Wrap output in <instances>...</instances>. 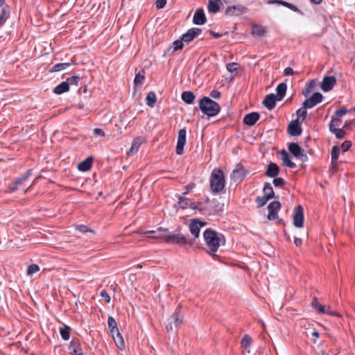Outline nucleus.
I'll list each match as a JSON object with an SVG mask.
<instances>
[{
	"mask_svg": "<svg viewBox=\"0 0 355 355\" xmlns=\"http://www.w3.org/2000/svg\"><path fill=\"white\" fill-rule=\"evenodd\" d=\"M92 157H87L85 160L80 162L78 165V168L80 171H89L92 165Z\"/></svg>",
	"mask_w": 355,
	"mask_h": 355,
	"instance_id": "30",
	"label": "nucleus"
},
{
	"mask_svg": "<svg viewBox=\"0 0 355 355\" xmlns=\"http://www.w3.org/2000/svg\"><path fill=\"white\" fill-rule=\"evenodd\" d=\"M252 343V338L248 334H245L241 339V345L244 348H248Z\"/></svg>",
	"mask_w": 355,
	"mask_h": 355,
	"instance_id": "42",
	"label": "nucleus"
},
{
	"mask_svg": "<svg viewBox=\"0 0 355 355\" xmlns=\"http://www.w3.org/2000/svg\"><path fill=\"white\" fill-rule=\"evenodd\" d=\"M142 143L141 138L137 137L133 140L131 148L128 152V154H130L132 151H137L139 148L140 147Z\"/></svg>",
	"mask_w": 355,
	"mask_h": 355,
	"instance_id": "45",
	"label": "nucleus"
},
{
	"mask_svg": "<svg viewBox=\"0 0 355 355\" xmlns=\"http://www.w3.org/2000/svg\"><path fill=\"white\" fill-rule=\"evenodd\" d=\"M237 64L236 62L228 63L226 65V69L229 72L232 73L237 69Z\"/></svg>",
	"mask_w": 355,
	"mask_h": 355,
	"instance_id": "55",
	"label": "nucleus"
},
{
	"mask_svg": "<svg viewBox=\"0 0 355 355\" xmlns=\"http://www.w3.org/2000/svg\"><path fill=\"white\" fill-rule=\"evenodd\" d=\"M336 83V78L334 76H326L323 78L320 84V88L323 92L331 91Z\"/></svg>",
	"mask_w": 355,
	"mask_h": 355,
	"instance_id": "13",
	"label": "nucleus"
},
{
	"mask_svg": "<svg viewBox=\"0 0 355 355\" xmlns=\"http://www.w3.org/2000/svg\"><path fill=\"white\" fill-rule=\"evenodd\" d=\"M279 173V167L276 163L270 162L267 165V168L265 175L269 178H276Z\"/></svg>",
	"mask_w": 355,
	"mask_h": 355,
	"instance_id": "19",
	"label": "nucleus"
},
{
	"mask_svg": "<svg viewBox=\"0 0 355 355\" xmlns=\"http://www.w3.org/2000/svg\"><path fill=\"white\" fill-rule=\"evenodd\" d=\"M94 133L96 135L102 136V137L105 135L104 131L101 128H95L94 130Z\"/></svg>",
	"mask_w": 355,
	"mask_h": 355,
	"instance_id": "64",
	"label": "nucleus"
},
{
	"mask_svg": "<svg viewBox=\"0 0 355 355\" xmlns=\"http://www.w3.org/2000/svg\"><path fill=\"white\" fill-rule=\"evenodd\" d=\"M249 172L245 170L242 164H237L231 173V179L236 182H241L243 180Z\"/></svg>",
	"mask_w": 355,
	"mask_h": 355,
	"instance_id": "8",
	"label": "nucleus"
},
{
	"mask_svg": "<svg viewBox=\"0 0 355 355\" xmlns=\"http://www.w3.org/2000/svg\"><path fill=\"white\" fill-rule=\"evenodd\" d=\"M187 131L185 128L180 130L178 132V142L175 152L178 155H182L184 152V146L186 144Z\"/></svg>",
	"mask_w": 355,
	"mask_h": 355,
	"instance_id": "12",
	"label": "nucleus"
},
{
	"mask_svg": "<svg viewBox=\"0 0 355 355\" xmlns=\"http://www.w3.org/2000/svg\"><path fill=\"white\" fill-rule=\"evenodd\" d=\"M348 112L349 110L346 107H342L335 112V114L339 118L346 114Z\"/></svg>",
	"mask_w": 355,
	"mask_h": 355,
	"instance_id": "54",
	"label": "nucleus"
},
{
	"mask_svg": "<svg viewBox=\"0 0 355 355\" xmlns=\"http://www.w3.org/2000/svg\"><path fill=\"white\" fill-rule=\"evenodd\" d=\"M288 133L291 136H299L301 135L302 129L300 125L298 119H294L291 121L288 125Z\"/></svg>",
	"mask_w": 355,
	"mask_h": 355,
	"instance_id": "15",
	"label": "nucleus"
},
{
	"mask_svg": "<svg viewBox=\"0 0 355 355\" xmlns=\"http://www.w3.org/2000/svg\"><path fill=\"white\" fill-rule=\"evenodd\" d=\"M166 232V230L159 227L156 230L147 231L144 233L147 237L151 239H164L166 234H163Z\"/></svg>",
	"mask_w": 355,
	"mask_h": 355,
	"instance_id": "23",
	"label": "nucleus"
},
{
	"mask_svg": "<svg viewBox=\"0 0 355 355\" xmlns=\"http://www.w3.org/2000/svg\"><path fill=\"white\" fill-rule=\"evenodd\" d=\"M220 5H222L221 0H208V11L211 13H216L219 11Z\"/></svg>",
	"mask_w": 355,
	"mask_h": 355,
	"instance_id": "25",
	"label": "nucleus"
},
{
	"mask_svg": "<svg viewBox=\"0 0 355 355\" xmlns=\"http://www.w3.org/2000/svg\"><path fill=\"white\" fill-rule=\"evenodd\" d=\"M70 330L71 329L68 326H64L60 329V334L63 340H68L69 339Z\"/></svg>",
	"mask_w": 355,
	"mask_h": 355,
	"instance_id": "39",
	"label": "nucleus"
},
{
	"mask_svg": "<svg viewBox=\"0 0 355 355\" xmlns=\"http://www.w3.org/2000/svg\"><path fill=\"white\" fill-rule=\"evenodd\" d=\"M202 30L198 28H192L187 31V33L183 34L181 37L184 42L189 43L193 40V39L200 35Z\"/></svg>",
	"mask_w": 355,
	"mask_h": 355,
	"instance_id": "14",
	"label": "nucleus"
},
{
	"mask_svg": "<svg viewBox=\"0 0 355 355\" xmlns=\"http://www.w3.org/2000/svg\"><path fill=\"white\" fill-rule=\"evenodd\" d=\"M146 105L150 107H153L157 101V96L154 92H150L146 96Z\"/></svg>",
	"mask_w": 355,
	"mask_h": 355,
	"instance_id": "38",
	"label": "nucleus"
},
{
	"mask_svg": "<svg viewBox=\"0 0 355 355\" xmlns=\"http://www.w3.org/2000/svg\"><path fill=\"white\" fill-rule=\"evenodd\" d=\"M263 191L264 193V196H266L270 200L272 198L277 199L279 198L277 196L275 195L273 188L270 182L264 183Z\"/></svg>",
	"mask_w": 355,
	"mask_h": 355,
	"instance_id": "26",
	"label": "nucleus"
},
{
	"mask_svg": "<svg viewBox=\"0 0 355 355\" xmlns=\"http://www.w3.org/2000/svg\"><path fill=\"white\" fill-rule=\"evenodd\" d=\"M268 200H270V199L268 198L266 196H257L255 199V202L257 203L258 207H262L267 203Z\"/></svg>",
	"mask_w": 355,
	"mask_h": 355,
	"instance_id": "47",
	"label": "nucleus"
},
{
	"mask_svg": "<svg viewBox=\"0 0 355 355\" xmlns=\"http://www.w3.org/2000/svg\"><path fill=\"white\" fill-rule=\"evenodd\" d=\"M260 115L258 112H253L246 114L243 118V123L249 126L254 125L259 120Z\"/></svg>",
	"mask_w": 355,
	"mask_h": 355,
	"instance_id": "22",
	"label": "nucleus"
},
{
	"mask_svg": "<svg viewBox=\"0 0 355 355\" xmlns=\"http://www.w3.org/2000/svg\"><path fill=\"white\" fill-rule=\"evenodd\" d=\"M77 230L82 233H86L91 231L86 225H78L77 227Z\"/></svg>",
	"mask_w": 355,
	"mask_h": 355,
	"instance_id": "59",
	"label": "nucleus"
},
{
	"mask_svg": "<svg viewBox=\"0 0 355 355\" xmlns=\"http://www.w3.org/2000/svg\"><path fill=\"white\" fill-rule=\"evenodd\" d=\"M184 47V42L180 37V40H177L172 43V45L167 49L166 52L169 53L171 51L174 53L177 51L182 49Z\"/></svg>",
	"mask_w": 355,
	"mask_h": 355,
	"instance_id": "33",
	"label": "nucleus"
},
{
	"mask_svg": "<svg viewBox=\"0 0 355 355\" xmlns=\"http://www.w3.org/2000/svg\"><path fill=\"white\" fill-rule=\"evenodd\" d=\"M342 123V121L340 119H339L338 117H332L331 118V123L329 124V130L330 131H331V130H336V129H338V128L337 127H339L340 125Z\"/></svg>",
	"mask_w": 355,
	"mask_h": 355,
	"instance_id": "43",
	"label": "nucleus"
},
{
	"mask_svg": "<svg viewBox=\"0 0 355 355\" xmlns=\"http://www.w3.org/2000/svg\"><path fill=\"white\" fill-rule=\"evenodd\" d=\"M112 336L113 339H114L116 345H117V347L120 349H124L125 348L124 340H123V336L121 334V333L119 332V331L115 332V334H114V335H112Z\"/></svg>",
	"mask_w": 355,
	"mask_h": 355,
	"instance_id": "35",
	"label": "nucleus"
},
{
	"mask_svg": "<svg viewBox=\"0 0 355 355\" xmlns=\"http://www.w3.org/2000/svg\"><path fill=\"white\" fill-rule=\"evenodd\" d=\"M69 89V83L63 81L53 89V92L56 94H62L66 92H68Z\"/></svg>",
	"mask_w": 355,
	"mask_h": 355,
	"instance_id": "34",
	"label": "nucleus"
},
{
	"mask_svg": "<svg viewBox=\"0 0 355 355\" xmlns=\"http://www.w3.org/2000/svg\"><path fill=\"white\" fill-rule=\"evenodd\" d=\"M304 212L303 207L299 205L295 211L293 216V225L297 228L302 227L304 225Z\"/></svg>",
	"mask_w": 355,
	"mask_h": 355,
	"instance_id": "11",
	"label": "nucleus"
},
{
	"mask_svg": "<svg viewBox=\"0 0 355 355\" xmlns=\"http://www.w3.org/2000/svg\"><path fill=\"white\" fill-rule=\"evenodd\" d=\"M210 96L214 98H218L221 96V93L217 90H212L210 93Z\"/></svg>",
	"mask_w": 355,
	"mask_h": 355,
	"instance_id": "61",
	"label": "nucleus"
},
{
	"mask_svg": "<svg viewBox=\"0 0 355 355\" xmlns=\"http://www.w3.org/2000/svg\"><path fill=\"white\" fill-rule=\"evenodd\" d=\"M40 270V268L37 264H31L28 266L27 270L28 275H32L33 274L38 272Z\"/></svg>",
	"mask_w": 355,
	"mask_h": 355,
	"instance_id": "52",
	"label": "nucleus"
},
{
	"mask_svg": "<svg viewBox=\"0 0 355 355\" xmlns=\"http://www.w3.org/2000/svg\"><path fill=\"white\" fill-rule=\"evenodd\" d=\"M282 159L283 162V164L290 168H293L295 167V164L293 162L289 157L288 153L286 151V150H282L281 152Z\"/></svg>",
	"mask_w": 355,
	"mask_h": 355,
	"instance_id": "28",
	"label": "nucleus"
},
{
	"mask_svg": "<svg viewBox=\"0 0 355 355\" xmlns=\"http://www.w3.org/2000/svg\"><path fill=\"white\" fill-rule=\"evenodd\" d=\"M322 99L323 96L321 93L315 92L310 98L303 102L302 105H304L305 108L310 109L322 102Z\"/></svg>",
	"mask_w": 355,
	"mask_h": 355,
	"instance_id": "9",
	"label": "nucleus"
},
{
	"mask_svg": "<svg viewBox=\"0 0 355 355\" xmlns=\"http://www.w3.org/2000/svg\"><path fill=\"white\" fill-rule=\"evenodd\" d=\"M204 240L206 245L209 250L207 251L213 258L217 257L215 252L218 250L222 241L225 243L224 236L222 234H218L216 231L211 228L207 229L203 233Z\"/></svg>",
	"mask_w": 355,
	"mask_h": 355,
	"instance_id": "1",
	"label": "nucleus"
},
{
	"mask_svg": "<svg viewBox=\"0 0 355 355\" xmlns=\"http://www.w3.org/2000/svg\"><path fill=\"white\" fill-rule=\"evenodd\" d=\"M107 324H108V327L110 330L112 335H114V334H115V332L119 331V329L117 327V322L113 317H112V316L108 317Z\"/></svg>",
	"mask_w": 355,
	"mask_h": 355,
	"instance_id": "37",
	"label": "nucleus"
},
{
	"mask_svg": "<svg viewBox=\"0 0 355 355\" xmlns=\"http://www.w3.org/2000/svg\"><path fill=\"white\" fill-rule=\"evenodd\" d=\"M10 16V7L8 5H5L0 12V27L2 26L8 19Z\"/></svg>",
	"mask_w": 355,
	"mask_h": 355,
	"instance_id": "29",
	"label": "nucleus"
},
{
	"mask_svg": "<svg viewBox=\"0 0 355 355\" xmlns=\"http://www.w3.org/2000/svg\"><path fill=\"white\" fill-rule=\"evenodd\" d=\"M293 73H294V71L291 67H286L284 70V76H290V75H293Z\"/></svg>",
	"mask_w": 355,
	"mask_h": 355,
	"instance_id": "62",
	"label": "nucleus"
},
{
	"mask_svg": "<svg viewBox=\"0 0 355 355\" xmlns=\"http://www.w3.org/2000/svg\"><path fill=\"white\" fill-rule=\"evenodd\" d=\"M268 4H277L284 6L291 10L302 14V12L293 4L290 3L288 2L284 1L283 0H268L267 2Z\"/></svg>",
	"mask_w": 355,
	"mask_h": 355,
	"instance_id": "24",
	"label": "nucleus"
},
{
	"mask_svg": "<svg viewBox=\"0 0 355 355\" xmlns=\"http://www.w3.org/2000/svg\"><path fill=\"white\" fill-rule=\"evenodd\" d=\"M247 8L241 5L232 6H229L225 10V14L227 15L232 16V15H240L244 12H245Z\"/></svg>",
	"mask_w": 355,
	"mask_h": 355,
	"instance_id": "17",
	"label": "nucleus"
},
{
	"mask_svg": "<svg viewBox=\"0 0 355 355\" xmlns=\"http://www.w3.org/2000/svg\"><path fill=\"white\" fill-rule=\"evenodd\" d=\"M352 146V143L350 141H345L342 144H341V149L343 150V152H346L347 151L350 147Z\"/></svg>",
	"mask_w": 355,
	"mask_h": 355,
	"instance_id": "56",
	"label": "nucleus"
},
{
	"mask_svg": "<svg viewBox=\"0 0 355 355\" xmlns=\"http://www.w3.org/2000/svg\"><path fill=\"white\" fill-rule=\"evenodd\" d=\"M315 86V83L314 80H311L309 82V83L306 85V88H304L302 90V94L304 96H307L311 92V90L314 88Z\"/></svg>",
	"mask_w": 355,
	"mask_h": 355,
	"instance_id": "44",
	"label": "nucleus"
},
{
	"mask_svg": "<svg viewBox=\"0 0 355 355\" xmlns=\"http://www.w3.org/2000/svg\"><path fill=\"white\" fill-rule=\"evenodd\" d=\"M316 310L319 313H327V309H326L324 306L321 305V304L318 307V309Z\"/></svg>",
	"mask_w": 355,
	"mask_h": 355,
	"instance_id": "63",
	"label": "nucleus"
},
{
	"mask_svg": "<svg viewBox=\"0 0 355 355\" xmlns=\"http://www.w3.org/2000/svg\"><path fill=\"white\" fill-rule=\"evenodd\" d=\"M198 108L209 117L217 115L220 110L219 104L207 96H203L199 101Z\"/></svg>",
	"mask_w": 355,
	"mask_h": 355,
	"instance_id": "2",
	"label": "nucleus"
},
{
	"mask_svg": "<svg viewBox=\"0 0 355 355\" xmlns=\"http://www.w3.org/2000/svg\"><path fill=\"white\" fill-rule=\"evenodd\" d=\"M287 89V85L285 83H281L279 84L276 88L277 101H282L284 97L286 96Z\"/></svg>",
	"mask_w": 355,
	"mask_h": 355,
	"instance_id": "27",
	"label": "nucleus"
},
{
	"mask_svg": "<svg viewBox=\"0 0 355 355\" xmlns=\"http://www.w3.org/2000/svg\"><path fill=\"white\" fill-rule=\"evenodd\" d=\"M100 295L104 298V300H105V302L107 303H109L110 302V297L109 295V294L107 293V292L105 291V290H103L101 291L100 293Z\"/></svg>",
	"mask_w": 355,
	"mask_h": 355,
	"instance_id": "57",
	"label": "nucleus"
},
{
	"mask_svg": "<svg viewBox=\"0 0 355 355\" xmlns=\"http://www.w3.org/2000/svg\"><path fill=\"white\" fill-rule=\"evenodd\" d=\"M225 185L223 171L220 168H215L212 171L210 176V187L213 193L220 192Z\"/></svg>",
	"mask_w": 355,
	"mask_h": 355,
	"instance_id": "4",
	"label": "nucleus"
},
{
	"mask_svg": "<svg viewBox=\"0 0 355 355\" xmlns=\"http://www.w3.org/2000/svg\"><path fill=\"white\" fill-rule=\"evenodd\" d=\"M189 230L191 232V235L193 236V238L191 239L193 243V241L199 236L200 228L198 227V225H196V224H195V222L191 221L189 224Z\"/></svg>",
	"mask_w": 355,
	"mask_h": 355,
	"instance_id": "36",
	"label": "nucleus"
},
{
	"mask_svg": "<svg viewBox=\"0 0 355 355\" xmlns=\"http://www.w3.org/2000/svg\"><path fill=\"white\" fill-rule=\"evenodd\" d=\"M178 204L181 209H184L188 207L191 208L194 210H198V202H193L191 199L180 196L178 199Z\"/></svg>",
	"mask_w": 355,
	"mask_h": 355,
	"instance_id": "16",
	"label": "nucleus"
},
{
	"mask_svg": "<svg viewBox=\"0 0 355 355\" xmlns=\"http://www.w3.org/2000/svg\"><path fill=\"white\" fill-rule=\"evenodd\" d=\"M276 101H278L275 94H270L266 96L265 98L263 101V105L269 110H272L275 107Z\"/></svg>",
	"mask_w": 355,
	"mask_h": 355,
	"instance_id": "21",
	"label": "nucleus"
},
{
	"mask_svg": "<svg viewBox=\"0 0 355 355\" xmlns=\"http://www.w3.org/2000/svg\"><path fill=\"white\" fill-rule=\"evenodd\" d=\"M266 33V29L265 27L261 25L254 24L252 28V34L256 37H263Z\"/></svg>",
	"mask_w": 355,
	"mask_h": 355,
	"instance_id": "31",
	"label": "nucleus"
},
{
	"mask_svg": "<svg viewBox=\"0 0 355 355\" xmlns=\"http://www.w3.org/2000/svg\"><path fill=\"white\" fill-rule=\"evenodd\" d=\"M69 349L71 351V353L74 355H83V349L78 339H73L70 342Z\"/></svg>",
	"mask_w": 355,
	"mask_h": 355,
	"instance_id": "20",
	"label": "nucleus"
},
{
	"mask_svg": "<svg viewBox=\"0 0 355 355\" xmlns=\"http://www.w3.org/2000/svg\"><path fill=\"white\" fill-rule=\"evenodd\" d=\"M275 187H283L286 184V181L282 178H274L272 181Z\"/></svg>",
	"mask_w": 355,
	"mask_h": 355,
	"instance_id": "51",
	"label": "nucleus"
},
{
	"mask_svg": "<svg viewBox=\"0 0 355 355\" xmlns=\"http://www.w3.org/2000/svg\"><path fill=\"white\" fill-rule=\"evenodd\" d=\"M166 0H157L155 2L156 8L157 9L163 8L166 6Z\"/></svg>",
	"mask_w": 355,
	"mask_h": 355,
	"instance_id": "58",
	"label": "nucleus"
},
{
	"mask_svg": "<svg viewBox=\"0 0 355 355\" xmlns=\"http://www.w3.org/2000/svg\"><path fill=\"white\" fill-rule=\"evenodd\" d=\"M308 108H305L304 105L300 109L297 110V115L298 118L302 119V122L304 121L307 115V110Z\"/></svg>",
	"mask_w": 355,
	"mask_h": 355,
	"instance_id": "49",
	"label": "nucleus"
},
{
	"mask_svg": "<svg viewBox=\"0 0 355 355\" xmlns=\"http://www.w3.org/2000/svg\"><path fill=\"white\" fill-rule=\"evenodd\" d=\"M164 241L167 243L178 245L180 247H191L192 245L191 238L180 232L166 234Z\"/></svg>",
	"mask_w": 355,
	"mask_h": 355,
	"instance_id": "5",
	"label": "nucleus"
},
{
	"mask_svg": "<svg viewBox=\"0 0 355 355\" xmlns=\"http://www.w3.org/2000/svg\"><path fill=\"white\" fill-rule=\"evenodd\" d=\"M70 66V63L69 62H64V63H58L55 64L51 69H50V72H55V71H60L62 70L65 69L68 67Z\"/></svg>",
	"mask_w": 355,
	"mask_h": 355,
	"instance_id": "41",
	"label": "nucleus"
},
{
	"mask_svg": "<svg viewBox=\"0 0 355 355\" xmlns=\"http://www.w3.org/2000/svg\"><path fill=\"white\" fill-rule=\"evenodd\" d=\"M184 313L181 311V306L179 305L175 309L173 314L168 319L165 326L167 332L173 331V324L176 328L179 327L182 323Z\"/></svg>",
	"mask_w": 355,
	"mask_h": 355,
	"instance_id": "6",
	"label": "nucleus"
},
{
	"mask_svg": "<svg viewBox=\"0 0 355 355\" xmlns=\"http://www.w3.org/2000/svg\"><path fill=\"white\" fill-rule=\"evenodd\" d=\"M340 154V148L337 146L332 147L331 150V162L334 164L336 162Z\"/></svg>",
	"mask_w": 355,
	"mask_h": 355,
	"instance_id": "40",
	"label": "nucleus"
},
{
	"mask_svg": "<svg viewBox=\"0 0 355 355\" xmlns=\"http://www.w3.org/2000/svg\"><path fill=\"white\" fill-rule=\"evenodd\" d=\"M144 73H145L144 71L141 70V71H139L138 73L136 74L135 80H134V83L135 85H141L143 83L144 80L145 78Z\"/></svg>",
	"mask_w": 355,
	"mask_h": 355,
	"instance_id": "48",
	"label": "nucleus"
},
{
	"mask_svg": "<svg viewBox=\"0 0 355 355\" xmlns=\"http://www.w3.org/2000/svg\"><path fill=\"white\" fill-rule=\"evenodd\" d=\"M332 133L335 135L336 138L338 139H343L346 135L345 131L343 130V128H338L336 130H331V131Z\"/></svg>",
	"mask_w": 355,
	"mask_h": 355,
	"instance_id": "50",
	"label": "nucleus"
},
{
	"mask_svg": "<svg viewBox=\"0 0 355 355\" xmlns=\"http://www.w3.org/2000/svg\"><path fill=\"white\" fill-rule=\"evenodd\" d=\"M207 21V18L205 16V14L204 12V10L202 8H198L196 10L193 18V24L196 25H202L204 24Z\"/></svg>",
	"mask_w": 355,
	"mask_h": 355,
	"instance_id": "18",
	"label": "nucleus"
},
{
	"mask_svg": "<svg viewBox=\"0 0 355 355\" xmlns=\"http://www.w3.org/2000/svg\"><path fill=\"white\" fill-rule=\"evenodd\" d=\"M192 222H195V224H196V225H198L199 227H204L206 225V223L200 220L199 218H193L191 220Z\"/></svg>",
	"mask_w": 355,
	"mask_h": 355,
	"instance_id": "60",
	"label": "nucleus"
},
{
	"mask_svg": "<svg viewBox=\"0 0 355 355\" xmlns=\"http://www.w3.org/2000/svg\"><path fill=\"white\" fill-rule=\"evenodd\" d=\"M282 205L280 202L275 200L271 202L268 206V218L270 220H275L278 216V211L280 210Z\"/></svg>",
	"mask_w": 355,
	"mask_h": 355,
	"instance_id": "10",
	"label": "nucleus"
},
{
	"mask_svg": "<svg viewBox=\"0 0 355 355\" xmlns=\"http://www.w3.org/2000/svg\"><path fill=\"white\" fill-rule=\"evenodd\" d=\"M182 99L187 104H192L195 100V94L191 91L183 92L182 93Z\"/></svg>",
	"mask_w": 355,
	"mask_h": 355,
	"instance_id": "32",
	"label": "nucleus"
},
{
	"mask_svg": "<svg viewBox=\"0 0 355 355\" xmlns=\"http://www.w3.org/2000/svg\"><path fill=\"white\" fill-rule=\"evenodd\" d=\"M289 152L296 158L300 159L302 162L308 160V156L304 153V150L297 143H291L288 146Z\"/></svg>",
	"mask_w": 355,
	"mask_h": 355,
	"instance_id": "7",
	"label": "nucleus"
},
{
	"mask_svg": "<svg viewBox=\"0 0 355 355\" xmlns=\"http://www.w3.org/2000/svg\"><path fill=\"white\" fill-rule=\"evenodd\" d=\"M80 80V78L78 76H73L67 79L66 82L69 83V86L70 85H77L78 82Z\"/></svg>",
	"mask_w": 355,
	"mask_h": 355,
	"instance_id": "53",
	"label": "nucleus"
},
{
	"mask_svg": "<svg viewBox=\"0 0 355 355\" xmlns=\"http://www.w3.org/2000/svg\"><path fill=\"white\" fill-rule=\"evenodd\" d=\"M31 175V170H28L25 174L21 175L20 177L17 178L15 182L19 185V187L25 182L28 177Z\"/></svg>",
	"mask_w": 355,
	"mask_h": 355,
	"instance_id": "46",
	"label": "nucleus"
},
{
	"mask_svg": "<svg viewBox=\"0 0 355 355\" xmlns=\"http://www.w3.org/2000/svg\"><path fill=\"white\" fill-rule=\"evenodd\" d=\"M224 205L220 203L216 199H212L208 205H204L202 202H198V211L205 216L216 215L223 211Z\"/></svg>",
	"mask_w": 355,
	"mask_h": 355,
	"instance_id": "3",
	"label": "nucleus"
}]
</instances>
